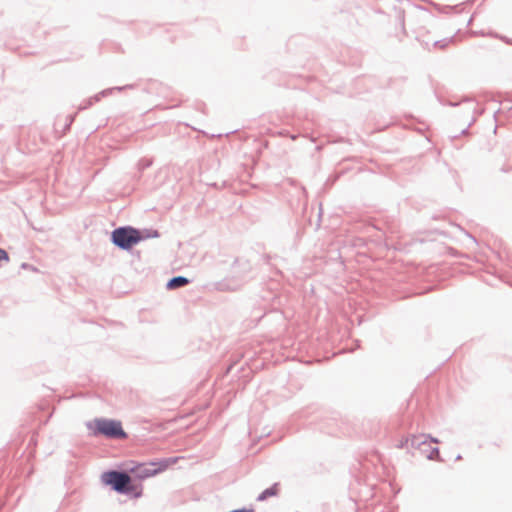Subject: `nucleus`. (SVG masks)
<instances>
[{"label": "nucleus", "instance_id": "1", "mask_svg": "<svg viewBox=\"0 0 512 512\" xmlns=\"http://www.w3.org/2000/svg\"><path fill=\"white\" fill-rule=\"evenodd\" d=\"M176 459H165L159 462L141 463L130 469L138 479L153 477L158 473L165 471L170 465L174 464Z\"/></svg>", "mask_w": 512, "mask_h": 512}, {"label": "nucleus", "instance_id": "2", "mask_svg": "<svg viewBox=\"0 0 512 512\" xmlns=\"http://www.w3.org/2000/svg\"><path fill=\"white\" fill-rule=\"evenodd\" d=\"M141 240L138 230L132 227L117 228L112 232V241L122 249H130Z\"/></svg>", "mask_w": 512, "mask_h": 512}, {"label": "nucleus", "instance_id": "3", "mask_svg": "<svg viewBox=\"0 0 512 512\" xmlns=\"http://www.w3.org/2000/svg\"><path fill=\"white\" fill-rule=\"evenodd\" d=\"M94 428L96 434H101L110 438H125L126 433L122 429L119 421L97 419L94 421Z\"/></svg>", "mask_w": 512, "mask_h": 512}, {"label": "nucleus", "instance_id": "4", "mask_svg": "<svg viewBox=\"0 0 512 512\" xmlns=\"http://www.w3.org/2000/svg\"><path fill=\"white\" fill-rule=\"evenodd\" d=\"M103 482L113 487L118 492H123L126 486L131 482V478L126 473L110 471L103 475Z\"/></svg>", "mask_w": 512, "mask_h": 512}, {"label": "nucleus", "instance_id": "5", "mask_svg": "<svg viewBox=\"0 0 512 512\" xmlns=\"http://www.w3.org/2000/svg\"><path fill=\"white\" fill-rule=\"evenodd\" d=\"M279 492V485L278 484H274L273 486L267 488L266 490H264L258 497V500L259 501H263V500H266L267 498L269 497H273V496H276Z\"/></svg>", "mask_w": 512, "mask_h": 512}, {"label": "nucleus", "instance_id": "6", "mask_svg": "<svg viewBox=\"0 0 512 512\" xmlns=\"http://www.w3.org/2000/svg\"><path fill=\"white\" fill-rule=\"evenodd\" d=\"M188 283V279L185 278V277H182V276H179V277H174L172 278L168 284H167V287L169 289H176V288H179L181 286H184Z\"/></svg>", "mask_w": 512, "mask_h": 512}, {"label": "nucleus", "instance_id": "7", "mask_svg": "<svg viewBox=\"0 0 512 512\" xmlns=\"http://www.w3.org/2000/svg\"><path fill=\"white\" fill-rule=\"evenodd\" d=\"M412 445L413 446H420V445H429L427 440H423L422 442H419V439L416 437H413L412 439Z\"/></svg>", "mask_w": 512, "mask_h": 512}, {"label": "nucleus", "instance_id": "8", "mask_svg": "<svg viewBox=\"0 0 512 512\" xmlns=\"http://www.w3.org/2000/svg\"><path fill=\"white\" fill-rule=\"evenodd\" d=\"M0 260H6V261L9 260V256H8L7 252L1 248H0Z\"/></svg>", "mask_w": 512, "mask_h": 512}]
</instances>
